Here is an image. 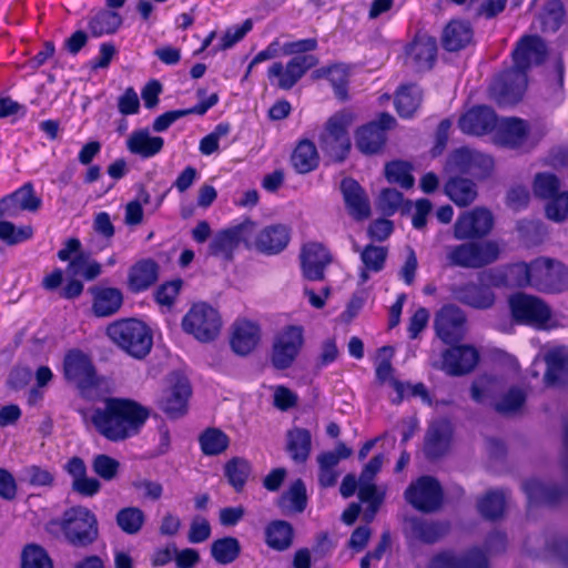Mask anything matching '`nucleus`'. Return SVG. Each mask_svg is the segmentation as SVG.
<instances>
[{"instance_id":"f257e3e1","label":"nucleus","mask_w":568,"mask_h":568,"mask_svg":"<svg viewBox=\"0 0 568 568\" xmlns=\"http://www.w3.org/2000/svg\"><path fill=\"white\" fill-rule=\"evenodd\" d=\"M546 44L537 36L523 37L513 52L514 69L504 73L491 85V94L499 104L515 103L523 95L526 70L540 64L546 58Z\"/></svg>"},{"instance_id":"f03ea898","label":"nucleus","mask_w":568,"mask_h":568,"mask_svg":"<svg viewBox=\"0 0 568 568\" xmlns=\"http://www.w3.org/2000/svg\"><path fill=\"white\" fill-rule=\"evenodd\" d=\"M149 417L143 406L129 399L108 398L102 408H95L89 418L95 429L112 442L136 435Z\"/></svg>"},{"instance_id":"7ed1b4c3","label":"nucleus","mask_w":568,"mask_h":568,"mask_svg":"<svg viewBox=\"0 0 568 568\" xmlns=\"http://www.w3.org/2000/svg\"><path fill=\"white\" fill-rule=\"evenodd\" d=\"M106 335L119 347L133 357L141 358L152 347V334L149 326L136 318H124L111 323Z\"/></svg>"},{"instance_id":"20e7f679","label":"nucleus","mask_w":568,"mask_h":568,"mask_svg":"<svg viewBox=\"0 0 568 568\" xmlns=\"http://www.w3.org/2000/svg\"><path fill=\"white\" fill-rule=\"evenodd\" d=\"M517 271L524 276L517 283H531V287L547 293H559L568 288V268L560 262L550 258L535 260V274L528 275L525 266Z\"/></svg>"},{"instance_id":"39448f33","label":"nucleus","mask_w":568,"mask_h":568,"mask_svg":"<svg viewBox=\"0 0 568 568\" xmlns=\"http://www.w3.org/2000/svg\"><path fill=\"white\" fill-rule=\"evenodd\" d=\"M182 328L196 341L209 343L219 337L222 318L219 311L207 303H195L184 315Z\"/></svg>"},{"instance_id":"423d86ee","label":"nucleus","mask_w":568,"mask_h":568,"mask_svg":"<svg viewBox=\"0 0 568 568\" xmlns=\"http://www.w3.org/2000/svg\"><path fill=\"white\" fill-rule=\"evenodd\" d=\"M354 122L351 111L342 110L333 114L318 136L323 151L342 161L351 148L348 129Z\"/></svg>"},{"instance_id":"0eeeda50","label":"nucleus","mask_w":568,"mask_h":568,"mask_svg":"<svg viewBox=\"0 0 568 568\" xmlns=\"http://www.w3.org/2000/svg\"><path fill=\"white\" fill-rule=\"evenodd\" d=\"M61 529L71 544L87 546L98 537V520L91 510L77 506L63 514Z\"/></svg>"},{"instance_id":"6e6552de","label":"nucleus","mask_w":568,"mask_h":568,"mask_svg":"<svg viewBox=\"0 0 568 568\" xmlns=\"http://www.w3.org/2000/svg\"><path fill=\"white\" fill-rule=\"evenodd\" d=\"M509 307L516 323L536 328L554 326L550 308L538 297L515 294L509 298Z\"/></svg>"},{"instance_id":"1a4fd4ad","label":"nucleus","mask_w":568,"mask_h":568,"mask_svg":"<svg viewBox=\"0 0 568 568\" xmlns=\"http://www.w3.org/2000/svg\"><path fill=\"white\" fill-rule=\"evenodd\" d=\"M499 254L497 242L485 241L452 246L447 251V260L453 265L478 268L495 262Z\"/></svg>"},{"instance_id":"9d476101","label":"nucleus","mask_w":568,"mask_h":568,"mask_svg":"<svg viewBox=\"0 0 568 568\" xmlns=\"http://www.w3.org/2000/svg\"><path fill=\"white\" fill-rule=\"evenodd\" d=\"M317 63V59L312 55H296L287 61L274 62L267 70V78L272 85L282 90L292 89L303 75Z\"/></svg>"},{"instance_id":"9b49d317","label":"nucleus","mask_w":568,"mask_h":568,"mask_svg":"<svg viewBox=\"0 0 568 568\" xmlns=\"http://www.w3.org/2000/svg\"><path fill=\"white\" fill-rule=\"evenodd\" d=\"M304 343L303 327L288 325L281 329L273 343L272 363L276 368H286L296 358Z\"/></svg>"},{"instance_id":"f8f14e48","label":"nucleus","mask_w":568,"mask_h":568,"mask_svg":"<svg viewBox=\"0 0 568 568\" xmlns=\"http://www.w3.org/2000/svg\"><path fill=\"white\" fill-rule=\"evenodd\" d=\"M190 395L189 381L180 374H171L160 398V407L168 416L180 417L186 413Z\"/></svg>"},{"instance_id":"ddd939ff","label":"nucleus","mask_w":568,"mask_h":568,"mask_svg":"<svg viewBox=\"0 0 568 568\" xmlns=\"http://www.w3.org/2000/svg\"><path fill=\"white\" fill-rule=\"evenodd\" d=\"M254 233V222L246 220L241 224L219 232L210 244L213 255L230 258L241 243L250 248V241Z\"/></svg>"},{"instance_id":"4468645a","label":"nucleus","mask_w":568,"mask_h":568,"mask_svg":"<svg viewBox=\"0 0 568 568\" xmlns=\"http://www.w3.org/2000/svg\"><path fill=\"white\" fill-rule=\"evenodd\" d=\"M383 455L375 456L364 467L358 480V497L363 504L367 505L364 514L366 520H372L383 501L384 493L379 491L372 483L375 475L383 466Z\"/></svg>"},{"instance_id":"2eb2a0df","label":"nucleus","mask_w":568,"mask_h":568,"mask_svg":"<svg viewBox=\"0 0 568 568\" xmlns=\"http://www.w3.org/2000/svg\"><path fill=\"white\" fill-rule=\"evenodd\" d=\"M406 500L416 509L433 511L437 509L443 500L439 484L428 476L420 477L413 483L405 493Z\"/></svg>"},{"instance_id":"dca6fc26","label":"nucleus","mask_w":568,"mask_h":568,"mask_svg":"<svg viewBox=\"0 0 568 568\" xmlns=\"http://www.w3.org/2000/svg\"><path fill=\"white\" fill-rule=\"evenodd\" d=\"M493 169V159L486 154L469 149L456 150L448 159L446 171L450 173H467L483 178Z\"/></svg>"},{"instance_id":"f3484780","label":"nucleus","mask_w":568,"mask_h":568,"mask_svg":"<svg viewBox=\"0 0 568 568\" xmlns=\"http://www.w3.org/2000/svg\"><path fill=\"white\" fill-rule=\"evenodd\" d=\"M64 377L75 384L82 392L93 386L97 382L91 359L87 354L78 349H71L63 361Z\"/></svg>"},{"instance_id":"a211bd4d","label":"nucleus","mask_w":568,"mask_h":568,"mask_svg":"<svg viewBox=\"0 0 568 568\" xmlns=\"http://www.w3.org/2000/svg\"><path fill=\"white\" fill-rule=\"evenodd\" d=\"M491 213L481 207L463 213L454 225V236L457 240L481 237L488 234L493 227Z\"/></svg>"},{"instance_id":"6ab92c4d","label":"nucleus","mask_w":568,"mask_h":568,"mask_svg":"<svg viewBox=\"0 0 568 568\" xmlns=\"http://www.w3.org/2000/svg\"><path fill=\"white\" fill-rule=\"evenodd\" d=\"M288 242L290 230L287 226L277 224L260 230L254 222V233L250 241V248L266 254H276L284 250Z\"/></svg>"},{"instance_id":"aec40b11","label":"nucleus","mask_w":568,"mask_h":568,"mask_svg":"<svg viewBox=\"0 0 568 568\" xmlns=\"http://www.w3.org/2000/svg\"><path fill=\"white\" fill-rule=\"evenodd\" d=\"M261 342L260 325L247 318H237L231 326L230 345L234 353L247 355Z\"/></svg>"},{"instance_id":"412c9836","label":"nucleus","mask_w":568,"mask_h":568,"mask_svg":"<svg viewBox=\"0 0 568 568\" xmlns=\"http://www.w3.org/2000/svg\"><path fill=\"white\" fill-rule=\"evenodd\" d=\"M491 133L495 143L511 149L527 146L530 139L526 122L516 118L496 119Z\"/></svg>"},{"instance_id":"4be33fe9","label":"nucleus","mask_w":568,"mask_h":568,"mask_svg":"<svg viewBox=\"0 0 568 568\" xmlns=\"http://www.w3.org/2000/svg\"><path fill=\"white\" fill-rule=\"evenodd\" d=\"M395 119L387 114L382 113L377 122H372L361 128L356 133L357 148L363 153H376L385 143V131L393 126Z\"/></svg>"},{"instance_id":"5701e85b","label":"nucleus","mask_w":568,"mask_h":568,"mask_svg":"<svg viewBox=\"0 0 568 568\" xmlns=\"http://www.w3.org/2000/svg\"><path fill=\"white\" fill-rule=\"evenodd\" d=\"M465 315L456 306L446 305L437 314L435 328L437 336L446 344L458 342L464 336Z\"/></svg>"},{"instance_id":"b1692460","label":"nucleus","mask_w":568,"mask_h":568,"mask_svg":"<svg viewBox=\"0 0 568 568\" xmlns=\"http://www.w3.org/2000/svg\"><path fill=\"white\" fill-rule=\"evenodd\" d=\"M478 361L479 354L474 346H454L443 354V369L449 375H463L473 371Z\"/></svg>"},{"instance_id":"393cba45","label":"nucleus","mask_w":568,"mask_h":568,"mask_svg":"<svg viewBox=\"0 0 568 568\" xmlns=\"http://www.w3.org/2000/svg\"><path fill=\"white\" fill-rule=\"evenodd\" d=\"M126 150L141 159H151L158 155L164 148V139L153 135L149 129L133 130L125 141Z\"/></svg>"},{"instance_id":"a878e982","label":"nucleus","mask_w":568,"mask_h":568,"mask_svg":"<svg viewBox=\"0 0 568 568\" xmlns=\"http://www.w3.org/2000/svg\"><path fill=\"white\" fill-rule=\"evenodd\" d=\"M496 119L490 108L475 106L460 116L458 125L466 134L484 135L493 132Z\"/></svg>"},{"instance_id":"bb28decb","label":"nucleus","mask_w":568,"mask_h":568,"mask_svg":"<svg viewBox=\"0 0 568 568\" xmlns=\"http://www.w3.org/2000/svg\"><path fill=\"white\" fill-rule=\"evenodd\" d=\"M407 59L418 71L429 70L437 54L436 39L425 33L417 34L407 48Z\"/></svg>"},{"instance_id":"cd10ccee","label":"nucleus","mask_w":568,"mask_h":568,"mask_svg":"<svg viewBox=\"0 0 568 568\" xmlns=\"http://www.w3.org/2000/svg\"><path fill=\"white\" fill-rule=\"evenodd\" d=\"M302 268L305 277L312 281L321 280L331 256L326 247L320 243H307L301 253Z\"/></svg>"},{"instance_id":"c85d7f7f","label":"nucleus","mask_w":568,"mask_h":568,"mask_svg":"<svg viewBox=\"0 0 568 568\" xmlns=\"http://www.w3.org/2000/svg\"><path fill=\"white\" fill-rule=\"evenodd\" d=\"M92 312L98 317L115 314L123 304V294L116 287L98 285L91 288Z\"/></svg>"},{"instance_id":"c756f323","label":"nucleus","mask_w":568,"mask_h":568,"mask_svg":"<svg viewBox=\"0 0 568 568\" xmlns=\"http://www.w3.org/2000/svg\"><path fill=\"white\" fill-rule=\"evenodd\" d=\"M428 568H487V557L478 549L470 550L463 557L442 552L432 559Z\"/></svg>"},{"instance_id":"7c9ffc66","label":"nucleus","mask_w":568,"mask_h":568,"mask_svg":"<svg viewBox=\"0 0 568 568\" xmlns=\"http://www.w3.org/2000/svg\"><path fill=\"white\" fill-rule=\"evenodd\" d=\"M471 26L464 20H452L442 33V45L445 50L455 52L465 49L473 41Z\"/></svg>"},{"instance_id":"2f4dec72","label":"nucleus","mask_w":568,"mask_h":568,"mask_svg":"<svg viewBox=\"0 0 568 568\" xmlns=\"http://www.w3.org/2000/svg\"><path fill=\"white\" fill-rule=\"evenodd\" d=\"M341 190L349 214L357 220L366 219L369 215L371 209L361 185L353 179H344Z\"/></svg>"},{"instance_id":"473e14b6","label":"nucleus","mask_w":568,"mask_h":568,"mask_svg":"<svg viewBox=\"0 0 568 568\" xmlns=\"http://www.w3.org/2000/svg\"><path fill=\"white\" fill-rule=\"evenodd\" d=\"M41 204V200L36 196L31 184H24L22 187L13 192L11 195L0 201V209L4 210L7 216L13 217L19 210L37 211Z\"/></svg>"},{"instance_id":"72a5a7b5","label":"nucleus","mask_w":568,"mask_h":568,"mask_svg":"<svg viewBox=\"0 0 568 568\" xmlns=\"http://www.w3.org/2000/svg\"><path fill=\"white\" fill-rule=\"evenodd\" d=\"M547 372L545 379L547 384L554 385L568 381V348L565 346H552L545 354Z\"/></svg>"},{"instance_id":"f704fd0d","label":"nucleus","mask_w":568,"mask_h":568,"mask_svg":"<svg viewBox=\"0 0 568 568\" xmlns=\"http://www.w3.org/2000/svg\"><path fill=\"white\" fill-rule=\"evenodd\" d=\"M64 469L72 477V487L77 493L93 496L99 491V480L87 476V467L81 458L72 457L64 465Z\"/></svg>"},{"instance_id":"c9c22d12","label":"nucleus","mask_w":568,"mask_h":568,"mask_svg":"<svg viewBox=\"0 0 568 568\" xmlns=\"http://www.w3.org/2000/svg\"><path fill=\"white\" fill-rule=\"evenodd\" d=\"M158 271V264L150 258L136 262L129 271V288L135 293L148 290L156 282Z\"/></svg>"},{"instance_id":"e433bc0d","label":"nucleus","mask_w":568,"mask_h":568,"mask_svg":"<svg viewBox=\"0 0 568 568\" xmlns=\"http://www.w3.org/2000/svg\"><path fill=\"white\" fill-rule=\"evenodd\" d=\"M452 425L448 420L434 422L426 435V453L433 457L440 455L448 447Z\"/></svg>"},{"instance_id":"4c0bfd02","label":"nucleus","mask_w":568,"mask_h":568,"mask_svg":"<svg viewBox=\"0 0 568 568\" xmlns=\"http://www.w3.org/2000/svg\"><path fill=\"white\" fill-rule=\"evenodd\" d=\"M351 74V70L345 64H334L328 68H321L314 71L313 75L316 79H327L334 88L335 94L345 99L347 94V82Z\"/></svg>"},{"instance_id":"58836bf2","label":"nucleus","mask_w":568,"mask_h":568,"mask_svg":"<svg viewBox=\"0 0 568 568\" xmlns=\"http://www.w3.org/2000/svg\"><path fill=\"white\" fill-rule=\"evenodd\" d=\"M292 164L300 173H308L318 164L316 146L308 140L301 141L292 154Z\"/></svg>"},{"instance_id":"ea45409f","label":"nucleus","mask_w":568,"mask_h":568,"mask_svg":"<svg viewBox=\"0 0 568 568\" xmlns=\"http://www.w3.org/2000/svg\"><path fill=\"white\" fill-rule=\"evenodd\" d=\"M422 100V91L415 85H403L396 93L395 106L402 118H410Z\"/></svg>"},{"instance_id":"a19ab883","label":"nucleus","mask_w":568,"mask_h":568,"mask_svg":"<svg viewBox=\"0 0 568 568\" xmlns=\"http://www.w3.org/2000/svg\"><path fill=\"white\" fill-rule=\"evenodd\" d=\"M445 193L459 206L468 205L477 195L475 184L470 180L457 178L446 183Z\"/></svg>"},{"instance_id":"79ce46f5","label":"nucleus","mask_w":568,"mask_h":568,"mask_svg":"<svg viewBox=\"0 0 568 568\" xmlns=\"http://www.w3.org/2000/svg\"><path fill=\"white\" fill-rule=\"evenodd\" d=\"M456 297L473 307L486 308L493 305L494 294L487 287L468 284L455 292Z\"/></svg>"},{"instance_id":"37998d69","label":"nucleus","mask_w":568,"mask_h":568,"mask_svg":"<svg viewBox=\"0 0 568 568\" xmlns=\"http://www.w3.org/2000/svg\"><path fill=\"white\" fill-rule=\"evenodd\" d=\"M387 256V251L379 246H366L361 253V260L364 268L361 271L359 278L365 283L369 278V272H379L383 270Z\"/></svg>"},{"instance_id":"c03bdc74","label":"nucleus","mask_w":568,"mask_h":568,"mask_svg":"<svg viewBox=\"0 0 568 568\" xmlns=\"http://www.w3.org/2000/svg\"><path fill=\"white\" fill-rule=\"evenodd\" d=\"M68 272L74 276H81L87 281H92L102 272V266L93 260L88 253L78 254L68 264Z\"/></svg>"},{"instance_id":"a18cd8bd","label":"nucleus","mask_w":568,"mask_h":568,"mask_svg":"<svg viewBox=\"0 0 568 568\" xmlns=\"http://www.w3.org/2000/svg\"><path fill=\"white\" fill-rule=\"evenodd\" d=\"M122 23L119 13L112 11H100L89 21V29L94 37L115 32Z\"/></svg>"},{"instance_id":"49530a36","label":"nucleus","mask_w":568,"mask_h":568,"mask_svg":"<svg viewBox=\"0 0 568 568\" xmlns=\"http://www.w3.org/2000/svg\"><path fill=\"white\" fill-rule=\"evenodd\" d=\"M287 449L296 462H304L311 449V435L306 429L295 428L288 433Z\"/></svg>"},{"instance_id":"de8ad7c7","label":"nucleus","mask_w":568,"mask_h":568,"mask_svg":"<svg viewBox=\"0 0 568 568\" xmlns=\"http://www.w3.org/2000/svg\"><path fill=\"white\" fill-rule=\"evenodd\" d=\"M293 530L290 524L278 520L272 523L266 529V541L270 547L282 550L292 542Z\"/></svg>"},{"instance_id":"09e8293b","label":"nucleus","mask_w":568,"mask_h":568,"mask_svg":"<svg viewBox=\"0 0 568 568\" xmlns=\"http://www.w3.org/2000/svg\"><path fill=\"white\" fill-rule=\"evenodd\" d=\"M506 505V495L501 490L487 493L478 501L479 513L488 519H495L503 515Z\"/></svg>"},{"instance_id":"8fccbe9b","label":"nucleus","mask_w":568,"mask_h":568,"mask_svg":"<svg viewBox=\"0 0 568 568\" xmlns=\"http://www.w3.org/2000/svg\"><path fill=\"white\" fill-rule=\"evenodd\" d=\"M240 544L233 537L217 539L212 544L211 552L213 558L222 565L234 561L240 554Z\"/></svg>"},{"instance_id":"3c124183","label":"nucleus","mask_w":568,"mask_h":568,"mask_svg":"<svg viewBox=\"0 0 568 568\" xmlns=\"http://www.w3.org/2000/svg\"><path fill=\"white\" fill-rule=\"evenodd\" d=\"M385 176L389 183H395L403 189H410L414 185L412 166L407 162L393 161L385 166Z\"/></svg>"},{"instance_id":"603ef678","label":"nucleus","mask_w":568,"mask_h":568,"mask_svg":"<svg viewBox=\"0 0 568 568\" xmlns=\"http://www.w3.org/2000/svg\"><path fill=\"white\" fill-rule=\"evenodd\" d=\"M306 505V489L302 480H296L281 497L280 506L288 511L301 513Z\"/></svg>"},{"instance_id":"864d4df0","label":"nucleus","mask_w":568,"mask_h":568,"mask_svg":"<svg viewBox=\"0 0 568 568\" xmlns=\"http://www.w3.org/2000/svg\"><path fill=\"white\" fill-rule=\"evenodd\" d=\"M33 235L31 225L17 226L11 222L2 221L0 224V241L8 245L26 242Z\"/></svg>"},{"instance_id":"5fc2aeb1","label":"nucleus","mask_w":568,"mask_h":568,"mask_svg":"<svg viewBox=\"0 0 568 568\" xmlns=\"http://www.w3.org/2000/svg\"><path fill=\"white\" fill-rule=\"evenodd\" d=\"M21 568H53V564L42 547L28 545L21 555Z\"/></svg>"},{"instance_id":"6e6d98bb","label":"nucleus","mask_w":568,"mask_h":568,"mask_svg":"<svg viewBox=\"0 0 568 568\" xmlns=\"http://www.w3.org/2000/svg\"><path fill=\"white\" fill-rule=\"evenodd\" d=\"M119 527L126 534H136L143 526L144 514L136 507L121 509L116 515Z\"/></svg>"},{"instance_id":"4d7b16f0","label":"nucleus","mask_w":568,"mask_h":568,"mask_svg":"<svg viewBox=\"0 0 568 568\" xmlns=\"http://www.w3.org/2000/svg\"><path fill=\"white\" fill-rule=\"evenodd\" d=\"M201 448L206 455H217L229 445L227 436L219 429H207L200 437Z\"/></svg>"},{"instance_id":"13d9d810","label":"nucleus","mask_w":568,"mask_h":568,"mask_svg":"<svg viewBox=\"0 0 568 568\" xmlns=\"http://www.w3.org/2000/svg\"><path fill=\"white\" fill-rule=\"evenodd\" d=\"M500 388V381L489 376L477 378L471 387V397L477 403H485L495 397Z\"/></svg>"},{"instance_id":"bf43d9fd","label":"nucleus","mask_w":568,"mask_h":568,"mask_svg":"<svg viewBox=\"0 0 568 568\" xmlns=\"http://www.w3.org/2000/svg\"><path fill=\"white\" fill-rule=\"evenodd\" d=\"M231 131V125L225 122L219 123L214 130L201 139L199 150L203 155H211L219 150L220 141Z\"/></svg>"},{"instance_id":"052dcab7","label":"nucleus","mask_w":568,"mask_h":568,"mask_svg":"<svg viewBox=\"0 0 568 568\" xmlns=\"http://www.w3.org/2000/svg\"><path fill=\"white\" fill-rule=\"evenodd\" d=\"M394 356V348L390 346H384L377 351L376 354V376L381 382H389L392 384L393 367L392 358Z\"/></svg>"},{"instance_id":"680f3d73","label":"nucleus","mask_w":568,"mask_h":568,"mask_svg":"<svg viewBox=\"0 0 568 568\" xmlns=\"http://www.w3.org/2000/svg\"><path fill=\"white\" fill-rule=\"evenodd\" d=\"M253 28L252 20L246 19L243 23L230 27L221 38L215 51L226 50L241 41Z\"/></svg>"},{"instance_id":"e2e57ef3","label":"nucleus","mask_w":568,"mask_h":568,"mask_svg":"<svg viewBox=\"0 0 568 568\" xmlns=\"http://www.w3.org/2000/svg\"><path fill=\"white\" fill-rule=\"evenodd\" d=\"M250 474V465L243 459H232L225 466V475L235 489H241Z\"/></svg>"},{"instance_id":"0e129e2a","label":"nucleus","mask_w":568,"mask_h":568,"mask_svg":"<svg viewBox=\"0 0 568 568\" xmlns=\"http://www.w3.org/2000/svg\"><path fill=\"white\" fill-rule=\"evenodd\" d=\"M546 215L548 219L560 222L568 217V192H558L548 200Z\"/></svg>"},{"instance_id":"69168bd1","label":"nucleus","mask_w":568,"mask_h":568,"mask_svg":"<svg viewBox=\"0 0 568 568\" xmlns=\"http://www.w3.org/2000/svg\"><path fill=\"white\" fill-rule=\"evenodd\" d=\"M559 182L552 174H537L534 181V193L536 196L549 200L558 193Z\"/></svg>"},{"instance_id":"338daca9","label":"nucleus","mask_w":568,"mask_h":568,"mask_svg":"<svg viewBox=\"0 0 568 568\" xmlns=\"http://www.w3.org/2000/svg\"><path fill=\"white\" fill-rule=\"evenodd\" d=\"M93 470L103 479L111 480L115 477L120 464L116 459L101 454L93 459Z\"/></svg>"},{"instance_id":"774afa93","label":"nucleus","mask_w":568,"mask_h":568,"mask_svg":"<svg viewBox=\"0 0 568 568\" xmlns=\"http://www.w3.org/2000/svg\"><path fill=\"white\" fill-rule=\"evenodd\" d=\"M403 203V195L394 189H385L381 192L377 201L378 209L387 215L394 214Z\"/></svg>"}]
</instances>
